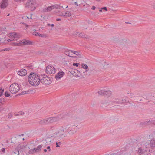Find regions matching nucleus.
Returning a JSON list of instances; mask_svg holds the SVG:
<instances>
[{"mask_svg":"<svg viewBox=\"0 0 155 155\" xmlns=\"http://www.w3.org/2000/svg\"><path fill=\"white\" fill-rule=\"evenodd\" d=\"M37 5L36 0H27L25 7L26 8H30L31 11H33L36 8Z\"/></svg>","mask_w":155,"mask_h":155,"instance_id":"nucleus-2","label":"nucleus"},{"mask_svg":"<svg viewBox=\"0 0 155 155\" xmlns=\"http://www.w3.org/2000/svg\"><path fill=\"white\" fill-rule=\"evenodd\" d=\"M21 42H20V41L19 42H15L13 43H12V45H14V46H19L21 45V44H20V43Z\"/></svg>","mask_w":155,"mask_h":155,"instance_id":"nucleus-35","label":"nucleus"},{"mask_svg":"<svg viewBox=\"0 0 155 155\" xmlns=\"http://www.w3.org/2000/svg\"><path fill=\"white\" fill-rule=\"evenodd\" d=\"M44 152H46L47 151V150L46 149H44Z\"/></svg>","mask_w":155,"mask_h":155,"instance_id":"nucleus-62","label":"nucleus"},{"mask_svg":"<svg viewBox=\"0 0 155 155\" xmlns=\"http://www.w3.org/2000/svg\"><path fill=\"white\" fill-rule=\"evenodd\" d=\"M27 74V71L24 69H22L18 72V74L21 76H25Z\"/></svg>","mask_w":155,"mask_h":155,"instance_id":"nucleus-12","label":"nucleus"},{"mask_svg":"<svg viewBox=\"0 0 155 155\" xmlns=\"http://www.w3.org/2000/svg\"><path fill=\"white\" fill-rule=\"evenodd\" d=\"M123 155H129V154L127 153H125Z\"/></svg>","mask_w":155,"mask_h":155,"instance_id":"nucleus-60","label":"nucleus"},{"mask_svg":"<svg viewBox=\"0 0 155 155\" xmlns=\"http://www.w3.org/2000/svg\"><path fill=\"white\" fill-rule=\"evenodd\" d=\"M71 73L74 76L76 77H79L81 76V72H80L79 71V73H77L75 74L73 72Z\"/></svg>","mask_w":155,"mask_h":155,"instance_id":"nucleus-27","label":"nucleus"},{"mask_svg":"<svg viewBox=\"0 0 155 155\" xmlns=\"http://www.w3.org/2000/svg\"><path fill=\"white\" fill-rule=\"evenodd\" d=\"M59 15L61 16H64V13L61 12L59 14Z\"/></svg>","mask_w":155,"mask_h":155,"instance_id":"nucleus-48","label":"nucleus"},{"mask_svg":"<svg viewBox=\"0 0 155 155\" xmlns=\"http://www.w3.org/2000/svg\"><path fill=\"white\" fill-rule=\"evenodd\" d=\"M46 71L48 74H54L55 73V69L53 67L48 65L46 68Z\"/></svg>","mask_w":155,"mask_h":155,"instance_id":"nucleus-6","label":"nucleus"},{"mask_svg":"<svg viewBox=\"0 0 155 155\" xmlns=\"http://www.w3.org/2000/svg\"><path fill=\"white\" fill-rule=\"evenodd\" d=\"M47 130L44 127H41L38 129L37 131L38 133H41L42 135L44 133L46 132Z\"/></svg>","mask_w":155,"mask_h":155,"instance_id":"nucleus-19","label":"nucleus"},{"mask_svg":"<svg viewBox=\"0 0 155 155\" xmlns=\"http://www.w3.org/2000/svg\"><path fill=\"white\" fill-rule=\"evenodd\" d=\"M71 15V13L69 11H66L64 13V17H69Z\"/></svg>","mask_w":155,"mask_h":155,"instance_id":"nucleus-28","label":"nucleus"},{"mask_svg":"<svg viewBox=\"0 0 155 155\" xmlns=\"http://www.w3.org/2000/svg\"><path fill=\"white\" fill-rule=\"evenodd\" d=\"M104 95L107 96H110L111 95V92L110 91H105Z\"/></svg>","mask_w":155,"mask_h":155,"instance_id":"nucleus-29","label":"nucleus"},{"mask_svg":"<svg viewBox=\"0 0 155 155\" xmlns=\"http://www.w3.org/2000/svg\"><path fill=\"white\" fill-rule=\"evenodd\" d=\"M20 42H21L20 44H21V45H22V44L26 45H32V42L29 40L25 39L20 40Z\"/></svg>","mask_w":155,"mask_h":155,"instance_id":"nucleus-11","label":"nucleus"},{"mask_svg":"<svg viewBox=\"0 0 155 155\" xmlns=\"http://www.w3.org/2000/svg\"><path fill=\"white\" fill-rule=\"evenodd\" d=\"M53 10L52 5L50 6H48L47 7L45 6L42 9L41 12L42 13L47 12L51 11Z\"/></svg>","mask_w":155,"mask_h":155,"instance_id":"nucleus-8","label":"nucleus"},{"mask_svg":"<svg viewBox=\"0 0 155 155\" xmlns=\"http://www.w3.org/2000/svg\"><path fill=\"white\" fill-rule=\"evenodd\" d=\"M79 64H80L79 63H74L72 64L73 66H76L77 67L78 66V65H79Z\"/></svg>","mask_w":155,"mask_h":155,"instance_id":"nucleus-46","label":"nucleus"},{"mask_svg":"<svg viewBox=\"0 0 155 155\" xmlns=\"http://www.w3.org/2000/svg\"><path fill=\"white\" fill-rule=\"evenodd\" d=\"M95 7L94 6H92V10H94L95 9Z\"/></svg>","mask_w":155,"mask_h":155,"instance_id":"nucleus-59","label":"nucleus"},{"mask_svg":"<svg viewBox=\"0 0 155 155\" xmlns=\"http://www.w3.org/2000/svg\"><path fill=\"white\" fill-rule=\"evenodd\" d=\"M73 72L74 74H76L77 73H79V71L77 70H74V71H72L71 73Z\"/></svg>","mask_w":155,"mask_h":155,"instance_id":"nucleus-43","label":"nucleus"},{"mask_svg":"<svg viewBox=\"0 0 155 155\" xmlns=\"http://www.w3.org/2000/svg\"><path fill=\"white\" fill-rule=\"evenodd\" d=\"M51 81L49 77L44 74L40 76V83L44 85H48L51 84Z\"/></svg>","mask_w":155,"mask_h":155,"instance_id":"nucleus-3","label":"nucleus"},{"mask_svg":"<svg viewBox=\"0 0 155 155\" xmlns=\"http://www.w3.org/2000/svg\"><path fill=\"white\" fill-rule=\"evenodd\" d=\"M113 40L114 41L117 42V41H118V38H114L113 39Z\"/></svg>","mask_w":155,"mask_h":155,"instance_id":"nucleus-49","label":"nucleus"},{"mask_svg":"<svg viewBox=\"0 0 155 155\" xmlns=\"http://www.w3.org/2000/svg\"><path fill=\"white\" fill-rule=\"evenodd\" d=\"M38 36L42 37H43L45 36V35H44V34H39Z\"/></svg>","mask_w":155,"mask_h":155,"instance_id":"nucleus-53","label":"nucleus"},{"mask_svg":"<svg viewBox=\"0 0 155 155\" xmlns=\"http://www.w3.org/2000/svg\"><path fill=\"white\" fill-rule=\"evenodd\" d=\"M15 0L16 2H21V1H23L24 0Z\"/></svg>","mask_w":155,"mask_h":155,"instance_id":"nucleus-55","label":"nucleus"},{"mask_svg":"<svg viewBox=\"0 0 155 155\" xmlns=\"http://www.w3.org/2000/svg\"><path fill=\"white\" fill-rule=\"evenodd\" d=\"M1 151L3 153H5V148H2L1 149Z\"/></svg>","mask_w":155,"mask_h":155,"instance_id":"nucleus-51","label":"nucleus"},{"mask_svg":"<svg viewBox=\"0 0 155 155\" xmlns=\"http://www.w3.org/2000/svg\"><path fill=\"white\" fill-rule=\"evenodd\" d=\"M64 73L63 71L59 72L55 76V78L57 80L60 79L63 77V75H64Z\"/></svg>","mask_w":155,"mask_h":155,"instance_id":"nucleus-14","label":"nucleus"},{"mask_svg":"<svg viewBox=\"0 0 155 155\" xmlns=\"http://www.w3.org/2000/svg\"><path fill=\"white\" fill-rule=\"evenodd\" d=\"M27 135V134L26 133H25L24 134H21V135H19V136H24V135Z\"/></svg>","mask_w":155,"mask_h":155,"instance_id":"nucleus-57","label":"nucleus"},{"mask_svg":"<svg viewBox=\"0 0 155 155\" xmlns=\"http://www.w3.org/2000/svg\"><path fill=\"white\" fill-rule=\"evenodd\" d=\"M105 91L101 90L98 91V94L101 95H104Z\"/></svg>","mask_w":155,"mask_h":155,"instance_id":"nucleus-34","label":"nucleus"},{"mask_svg":"<svg viewBox=\"0 0 155 155\" xmlns=\"http://www.w3.org/2000/svg\"><path fill=\"white\" fill-rule=\"evenodd\" d=\"M20 89L18 84L16 83L12 84L9 87V89L11 93L14 94L18 92Z\"/></svg>","mask_w":155,"mask_h":155,"instance_id":"nucleus-5","label":"nucleus"},{"mask_svg":"<svg viewBox=\"0 0 155 155\" xmlns=\"http://www.w3.org/2000/svg\"><path fill=\"white\" fill-rule=\"evenodd\" d=\"M47 149L48 150V151L50 152L51 151V149H50V146H48L47 148Z\"/></svg>","mask_w":155,"mask_h":155,"instance_id":"nucleus-52","label":"nucleus"},{"mask_svg":"<svg viewBox=\"0 0 155 155\" xmlns=\"http://www.w3.org/2000/svg\"><path fill=\"white\" fill-rule=\"evenodd\" d=\"M126 100L125 99H116L114 101V102L115 103L117 104H122L125 103Z\"/></svg>","mask_w":155,"mask_h":155,"instance_id":"nucleus-9","label":"nucleus"},{"mask_svg":"<svg viewBox=\"0 0 155 155\" xmlns=\"http://www.w3.org/2000/svg\"><path fill=\"white\" fill-rule=\"evenodd\" d=\"M8 5L7 0H3L1 5V7L2 8L4 9Z\"/></svg>","mask_w":155,"mask_h":155,"instance_id":"nucleus-13","label":"nucleus"},{"mask_svg":"<svg viewBox=\"0 0 155 155\" xmlns=\"http://www.w3.org/2000/svg\"><path fill=\"white\" fill-rule=\"evenodd\" d=\"M102 9L103 10H104L105 11H107V9L106 7H102Z\"/></svg>","mask_w":155,"mask_h":155,"instance_id":"nucleus-54","label":"nucleus"},{"mask_svg":"<svg viewBox=\"0 0 155 155\" xmlns=\"http://www.w3.org/2000/svg\"><path fill=\"white\" fill-rule=\"evenodd\" d=\"M42 146L41 145H39L38 146L37 148H35V149L36 151L37 152H38L40 151L41 150V148L42 147Z\"/></svg>","mask_w":155,"mask_h":155,"instance_id":"nucleus-30","label":"nucleus"},{"mask_svg":"<svg viewBox=\"0 0 155 155\" xmlns=\"http://www.w3.org/2000/svg\"><path fill=\"white\" fill-rule=\"evenodd\" d=\"M72 129H76V130H74V131H75V132H76L77 130L79 129V128H78V127L77 126H75V125H74L72 126Z\"/></svg>","mask_w":155,"mask_h":155,"instance_id":"nucleus-37","label":"nucleus"},{"mask_svg":"<svg viewBox=\"0 0 155 155\" xmlns=\"http://www.w3.org/2000/svg\"><path fill=\"white\" fill-rule=\"evenodd\" d=\"M152 121L150 120L146 121L143 122H142L140 124V125L141 126H143L144 125H149L152 123Z\"/></svg>","mask_w":155,"mask_h":155,"instance_id":"nucleus-18","label":"nucleus"},{"mask_svg":"<svg viewBox=\"0 0 155 155\" xmlns=\"http://www.w3.org/2000/svg\"><path fill=\"white\" fill-rule=\"evenodd\" d=\"M15 41V39L14 38H13V39H12V38L11 39H8V42H10L11 41Z\"/></svg>","mask_w":155,"mask_h":155,"instance_id":"nucleus-50","label":"nucleus"},{"mask_svg":"<svg viewBox=\"0 0 155 155\" xmlns=\"http://www.w3.org/2000/svg\"><path fill=\"white\" fill-rule=\"evenodd\" d=\"M128 94H129V96L131 97V98H134L137 97L138 95V94L134 92L131 93L130 94L128 93Z\"/></svg>","mask_w":155,"mask_h":155,"instance_id":"nucleus-22","label":"nucleus"},{"mask_svg":"<svg viewBox=\"0 0 155 155\" xmlns=\"http://www.w3.org/2000/svg\"><path fill=\"white\" fill-rule=\"evenodd\" d=\"M74 51L69 50L65 51V54L66 55L71 57H74V56L73 55L74 54Z\"/></svg>","mask_w":155,"mask_h":155,"instance_id":"nucleus-15","label":"nucleus"},{"mask_svg":"<svg viewBox=\"0 0 155 155\" xmlns=\"http://www.w3.org/2000/svg\"><path fill=\"white\" fill-rule=\"evenodd\" d=\"M51 26L52 27H53L54 26V24H52L51 25Z\"/></svg>","mask_w":155,"mask_h":155,"instance_id":"nucleus-63","label":"nucleus"},{"mask_svg":"<svg viewBox=\"0 0 155 155\" xmlns=\"http://www.w3.org/2000/svg\"><path fill=\"white\" fill-rule=\"evenodd\" d=\"M82 68L84 69H87L88 68V66L84 64H82Z\"/></svg>","mask_w":155,"mask_h":155,"instance_id":"nucleus-36","label":"nucleus"},{"mask_svg":"<svg viewBox=\"0 0 155 155\" xmlns=\"http://www.w3.org/2000/svg\"><path fill=\"white\" fill-rule=\"evenodd\" d=\"M56 121V118L50 117L41 120L39 121V123L41 125H45L48 124L50 123L55 122Z\"/></svg>","mask_w":155,"mask_h":155,"instance_id":"nucleus-4","label":"nucleus"},{"mask_svg":"<svg viewBox=\"0 0 155 155\" xmlns=\"http://www.w3.org/2000/svg\"><path fill=\"white\" fill-rule=\"evenodd\" d=\"M153 8L155 9V3L153 4Z\"/></svg>","mask_w":155,"mask_h":155,"instance_id":"nucleus-58","label":"nucleus"},{"mask_svg":"<svg viewBox=\"0 0 155 155\" xmlns=\"http://www.w3.org/2000/svg\"><path fill=\"white\" fill-rule=\"evenodd\" d=\"M10 50V48H6L5 49H3L1 51H9Z\"/></svg>","mask_w":155,"mask_h":155,"instance_id":"nucleus-44","label":"nucleus"},{"mask_svg":"<svg viewBox=\"0 0 155 155\" xmlns=\"http://www.w3.org/2000/svg\"><path fill=\"white\" fill-rule=\"evenodd\" d=\"M148 145L150 146V147L151 148H153L155 147V140L154 139H152L151 140L149 144H147Z\"/></svg>","mask_w":155,"mask_h":155,"instance_id":"nucleus-20","label":"nucleus"},{"mask_svg":"<svg viewBox=\"0 0 155 155\" xmlns=\"http://www.w3.org/2000/svg\"><path fill=\"white\" fill-rule=\"evenodd\" d=\"M127 40L126 39H121L118 41V44L120 45L126 46L127 45Z\"/></svg>","mask_w":155,"mask_h":155,"instance_id":"nucleus-16","label":"nucleus"},{"mask_svg":"<svg viewBox=\"0 0 155 155\" xmlns=\"http://www.w3.org/2000/svg\"><path fill=\"white\" fill-rule=\"evenodd\" d=\"M147 150L142 149L141 148H138V152L140 155H146L147 154Z\"/></svg>","mask_w":155,"mask_h":155,"instance_id":"nucleus-10","label":"nucleus"},{"mask_svg":"<svg viewBox=\"0 0 155 155\" xmlns=\"http://www.w3.org/2000/svg\"><path fill=\"white\" fill-rule=\"evenodd\" d=\"M61 19H59V18H58V19H56V21H61Z\"/></svg>","mask_w":155,"mask_h":155,"instance_id":"nucleus-61","label":"nucleus"},{"mask_svg":"<svg viewBox=\"0 0 155 155\" xmlns=\"http://www.w3.org/2000/svg\"><path fill=\"white\" fill-rule=\"evenodd\" d=\"M5 96L6 97H8L10 96V94L7 92L6 91L5 93Z\"/></svg>","mask_w":155,"mask_h":155,"instance_id":"nucleus-39","label":"nucleus"},{"mask_svg":"<svg viewBox=\"0 0 155 155\" xmlns=\"http://www.w3.org/2000/svg\"><path fill=\"white\" fill-rule=\"evenodd\" d=\"M86 35L83 33H81L79 34V36L82 38H86Z\"/></svg>","mask_w":155,"mask_h":155,"instance_id":"nucleus-38","label":"nucleus"},{"mask_svg":"<svg viewBox=\"0 0 155 155\" xmlns=\"http://www.w3.org/2000/svg\"><path fill=\"white\" fill-rule=\"evenodd\" d=\"M24 113L22 111H20L18 112L17 113H15L14 115L15 116H20L23 115L24 114Z\"/></svg>","mask_w":155,"mask_h":155,"instance_id":"nucleus-31","label":"nucleus"},{"mask_svg":"<svg viewBox=\"0 0 155 155\" xmlns=\"http://www.w3.org/2000/svg\"><path fill=\"white\" fill-rule=\"evenodd\" d=\"M9 35L11 38L15 39V41H17L20 37V35L19 34L15 32L11 33Z\"/></svg>","mask_w":155,"mask_h":155,"instance_id":"nucleus-7","label":"nucleus"},{"mask_svg":"<svg viewBox=\"0 0 155 155\" xmlns=\"http://www.w3.org/2000/svg\"><path fill=\"white\" fill-rule=\"evenodd\" d=\"M40 76L37 74L31 72L28 76V80L30 84L35 86H37L40 84Z\"/></svg>","mask_w":155,"mask_h":155,"instance_id":"nucleus-1","label":"nucleus"},{"mask_svg":"<svg viewBox=\"0 0 155 155\" xmlns=\"http://www.w3.org/2000/svg\"><path fill=\"white\" fill-rule=\"evenodd\" d=\"M52 7L53 9L54 8L60 9L61 8V6H60L59 5L57 4L52 5Z\"/></svg>","mask_w":155,"mask_h":155,"instance_id":"nucleus-25","label":"nucleus"},{"mask_svg":"<svg viewBox=\"0 0 155 155\" xmlns=\"http://www.w3.org/2000/svg\"><path fill=\"white\" fill-rule=\"evenodd\" d=\"M28 92V91L23 92L21 93V95L25 94H27V93Z\"/></svg>","mask_w":155,"mask_h":155,"instance_id":"nucleus-47","label":"nucleus"},{"mask_svg":"<svg viewBox=\"0 0 155 155\" xmlns=\"http://www.w3.org/2000/svg\"><path fill=\"white\" fill-rule=\"evenodd\" d=\"M19 151L15 149L12 152V155H19Z\"/></svg>","mask_w":155,"mask_h":155,"instance_id":"nucleus-26","label":"nucleus"},{"mask_svg":"<svg viewBox=\"0 0 155 155\" xmlns=\"http://www.w3.org/2000/svg\"><path fill=\"white\" fill-rule=\"evenodd\" d=\"M56 147H59V146L58 145V142L56 143Z\"/></svg>","mask_w":155,"mask_h":155,"instance_id":"nucleus-56","label":"nucleus"},{"mask_svg":"<svg viewBox=\"0 0 155 155\" xmlns=\"http://www.w3.org/2000/svg\"><path fill=\"white\" fill-rule=\"evenodd\" d=\"M82 0H77L76 2H74V3L77 6L80 5L81 3Z\"/></svg>","mask_w":155,"mask_h":155,"instance_id":"nucleus-32","label":"nucleus"},{"mask_svg":"<svg viewBox=\"0 0 155 155\" xmlns=\"http://www.w3.org/2000/svg\"><path fill=\"white\" fill-rule=\"evenodd\" d=\"M5 101V99L3 98H0V103H2Z\"/></svg>","mask_w":155,"mask_h":155,"instance_id":"nucleus-42","label":"nucleus"},{"mask_svg":"<svg viewBox=\"0 0 155 155\" xmlns=\"http://www.w3.org/2000/svg\"><path fill=\"white\" fill-rule=\"evenodd\" d=\"M3 91L4 90H2L1 89H0V97L2 95Z\"/></svg>","mask_w":155,"mask_h":155,"instance_id":"nucleus-45","label":"nucleus"},{"mask_svg":"<svg viewBox=\"0 0 155 155\" xmlns=\"http://www.w3.org/2000/svg\"><path fill=\"white\" fill-rule=\"evenodd\" d=\"M64 131L61 129L58 130L54 133V134L58 135V136H61L63 135Z\"/></svg>","mask_w":155,"mask_h":155,"instance_id":"nucleus-17","label":"nucleus"},{"mask_svg":"<svg viewBox=\"0 0 155 155\" xmlns=\"http://www.w3.org/2000/svg\"><path fill=\"white\" fill-rule=\"evenodd\" d=\"M39 33L38 32H36V31H34L33 32L32 34L36 36H38Z\"/></svg>","mask_w":155,"mask_h":155,"instance_id":"nucleus-40","label":"nucleus"},{"mask_svg":"<svg viewBox=\"0 0 155 155\" xmlns=\"http://www.w3.org/2000/svg\"><path fill=\"white\" fill-rule=\"evenodd\" d=\"M12 114L11 113H9L8 115V118L10 119L12 118Z\"/></svg>","mask_w":155,"mask_h":155,"instance_id":"nucleus-41","label":"nucleus"},{"mask_svg":"<svg viewBox=\"0 0 155 155\" xmlns=\"http://www.w3.org/2000/svg\"><path fill=\"white\" fill-rule=\"evenodd\" d=\"M35 152H37L35 148H34L33 149H31L29 151V153L30 154H33Z\"/></svg>","mask_w":155,"mask_h":155,"instance_id":"nucleus-33","label":"nucleus"},{"mask_svg":"<svg viewBox=\"0 0 155 155\" xmlns=\"http://www.w3.org/2000/svg\"><path fill=\"white\" fill-rule=\"evenodd\" d=\"M58 143V144L60 145H61V143L60 142H59Z\"/></svg>","mask_w":155,"mask_h":155,"instance_id":"nucleus-64","label":"nucleus"},{"mask_svg":"<svg viewBox=\"0 0 155 155\" xmlns=\"http://www.w3.org/2000/svg\"><path fill=\"white\" fill-rule=\"evenodd\" d=\"M74 54H75L76 56V57L78 58H82V53L81 52L76 51H74ZM76 57V56L75 57Z\"/></svg>","mask_w":155,"mask_h":155,"instance_id":"nucleus-24","label":"nucleus"},{"mask_svg":"<svg viewBox=\"0 0 155 155\" xmlns=\"http://www.w3.org/2000/svg\"><path fill=\"white\" fill-rule=\"evenodd\" d=\"M88 71V70H86L85 71H81V76L83 77V78H85L84 76H89L90 74H89H89H88L87 72Z\"/></svg>","mask_w":155,"mask_h":155,"instance_id":"nucleus-23","label":"nucleus"},{"mask_svg":"<svg viewBox=\"0 0 155 155\" xmlns=\"http://www.w3.org/2000/svg\"><path fill=\"white\" fill-rule=\"evenodd\" d=\"M25 146L23 144L21 143L20 144H19L17 147V148L18 150H21L22 151V150L24 149L25 148Z\"/></svg>","mask_w":155,"mask_h":155,"instance_id":"nucleus-21","label":"nucleus"}]
</instances>
